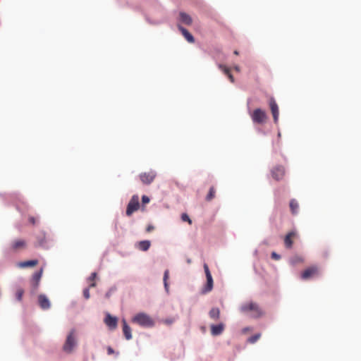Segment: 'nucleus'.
Instances as JSON below:
<instances>
[{"mask_svg": "<svg viewBox=\"0 0 361 361\" xmlns=\"http://www.w3.org/2000/svg\"><path fill=\"white\" fill-rule=\"evenodd\" d=\"M178 27L188 42L193 43L195 42L193 36L185 28L181 25H178Z\"/></svg>", "mask_w": 361, "mask_h": 361, "instance_id": "18", "label": "nucleus"}, {"mask_svg": "<svg viewBox=\"0 0 361 361\" xmlns=\"http://www.w3.org/2000/svg\"><path fill=\"white\" fill-rule=\"evenodd\" d=\"M296 233L295 231H290L286 234L284 238V244L286 247L291 248L293 244V238L296 237Z\"/></svg>", "mask_w": 361, "mask_h": 361, "instance_id": "14", "label": "nucleus"}, {"mask_svg": "<svg viewBox=\"0 0 361 361\" xmlns=\"http://www.w3.org/2000/svg\"><path fill=\"white\" fill-rule=\"evenodd\" d=\"M140 207L139 197L137 195H134L130 202L128 204L126 209V215L130 216L135 212L137 211Z\"/></svg>", "mask_w": 361, "mask_h": 361, "instance_id": "5", "label": "nucleus"}, {"mask_svg": "<svg viewBox=\"0 0 361 361\" xmlns=\"http://www.w3.org/2000/svg\"><path fill=\"white\" fill-rule=\"evenodd\" d=\"M290 262L292 265H296L303 262V258L301 256L295 255L290 259Z\"/></svg>", "mask_w": 361, "mask_h": 361, "instance_id": "26", "label": "nucleus"}, {"mask_svg": "<svg viewBox=\"0 0 361 361\" xmlns=\"http://www.w3.org/2000/svg\"><path fill=\"white\" fill-rule=\"evenodd\" d=\"M215 193H216V190H215L214 187H213V186L209 188L208 194L207 195V196L205 197V200L207 202H210L211 200H212L214 198Z\"/></svg>", "mask_w": 361, "mask_h": 361, "instance_id": "24", "label": "nucleus"}, {"mask_svg": "<svg viewBox=\"0 0 361 361\" xmlns=\"http://www.w3.org/2000/svg\"><path fill=\"white\" fill-rule=\"evenodd\" d=\"M38 264L37 259L27 260L21 262L18 264V267L20 268L32 267Z\"/></svg>", "mask_w": 361, "mask_h": 361, "instance_id": "20", "label": "nucleus"}, {"mask_svg": "<svg viewBox=\"0 0 361 361\" xmlns=\"http://www.w3.org/2000/svg\"><path fill=\"white\" fill-rule=\"evenodd\" d=\"M132 322L143 327H152L154 325V320L148 314L143 312L135 314L132 319Z\"/></svg>", "mask_w": 361, "mask_h": 361, "instance_id": "2", "label": "nucleus"}, {"mask_svg": "<svg viewBox=\"0 0 361 361\" xmlns=\"http://www.w3.org/2000/svg\"><path fill=\"white\" fill-rule=\"evenodd\" d=\"M250 117L255 123L262 124L266 122L267 116L266 112L261 109H255L251 114Z\"/></svg>", "mask_w": 361, "mask_h": 361, "instance_id": "4", "label": "nucleus"}, {"mask_svg": "<svg viewBox=\"0 0 361 361\" xmlns=\"http://www.w3.org/2000/svg\"><path fill=\"white\" fill-rule=\"evenodd\" d=\"M290 208L293 214H296L298 212L299 204L295 199L290 201Z\"/></svg>", "mask_w": 361, "mask_h": 361, "instance_id": "23", "label": "nucleus"}, {"mask_svg": "<svg viewBox=\"0 0 361 361\" xmlns=\"http://www.w3.org/2000/svg\"><path fill=\"white\" fill-rule=\"evenodd\" d=\"M269 107L271 109V112L273 115L274 121L275 123H278L279 116V109L278 104H276L275 99L274 98H271L269 99Z\"/></svg>", "mask_w": 361, "mask_h": 361, "instance_id": "9", "label": "nucleus"}, {"mask_svg": "<svg viewBox=\"0 0 361 361\" xmlns=\"http://www.w3.org/2000/svg\"><path fill=\"white\" fill-rule=\"evenodd\" d=\"M83 295L85 297V299H89L90 295V291H89V288H85L83 290Z\"/></svg>", "mask_w": 361, "mask_h": 361, "instance_id": "32", "label": "nucleus"}, {"mask_svg": "<svg viewBox=\"0 0 361 361\" xmlns=\"http://www.w3.org/2000/svg\"><path fill=\"white\" fill-rule=\"evenodd\" d=\"M151 243L149 240H142L137 243V248L142 251H147L150 247Z\"/></svg>", "mask_w": 361, "mask_h": 361, "instance_id": "22", "label": "nucleus"}, {"mask_svg": "<svg viewBox=\"0 0 361 361\" xmlns=\"http://www.w3.org/2000/svg\"><path fill=\"white\" fill-rule=\"evenodd\" d=\"M316 274V269L314 267L307 268L301 274V279L302 280L307 281L314 276Z\"/></svg>", "mask_w": 361, "mask_h": 361, "instance_id": "13", "label": "nucleus"}, {"mask_svg": "<svg viewBox=\"0 0 361 361\" xmlns=\"http://www.w3.org/2000/svg\"><path fill=\"white\" fill-rule=\"evenodd\" d=\"M261 337V334H256L254 336L250 337L247 341L250 343H255Z\"/></svg>", "mask_w": 361, "mask_h": 361, "instance_id": "28", "label": "nucleus"}, {"mask_svg": "<svg viewBox=\"0 0 361 361\" xmlns=\"http://www.w3.org/2000/svg\"><path fill=\"white\" fill-rule=\"evenodd\" d=\"M166 322L167 324H171L173 322V320H166Z\"/></svg>", "mask_w": 361, "mask_h": 361, "instance_id": "40", "label": "nucleus"}, {"mask_svg": "<svg viewBox=\"0 0 361 361\" xmlns=\"http://www.w3.org/2000/svg\"><path fill=\"white\" fill-rule=\"evenodd\" d=\"M285 175V169L282 166H276L271 170V176L276 180H281Z\"/></svg>", "mask_w": 361, "mask_h": 361, "instance_id": "10", "label": "nucleus"}, {"mask_svg": "<svg viewBox=\"0 0 361 361\" xmlns=\"http://www.w3.org/2000/svg\"><path fill=\"white\" fill-rule=\"evenodd\" d=\"M97 278V273L96 272H93L91 274L90 276L88 278V283H89V286L90 288H93V287H95L96 286V283H95V279Z\"/></svg>", "mask_w": 361, "mask_h": 361, "instance_id": "25", "label": "nucleus"}, {"mask_svg": "<svg viewBox=\"0 0 361 361\" xmlns=\"http://www.w3.org/2000/svg\"><path fill=\"white\" fill-rule=\"evenodd\" d=\"M271 258L275 260H279L281 259V256L279 255H278L277 253H276L275 252H273L271 253Z\"/></svg>", "mask_w": 361, "mask_h": 361, "instance_id": "33", "label": "nucleus"}, {"mask_svg": "<svg viewBox=\"0 0 361 361\" xmlns=\"http://www.w3.org/2000/svg\"><path fill=\"white\" fill-rule=\"evenodd\" d=\"M29 221L33 225L35 224V219L32 216L29 218Z\"/></svg>", "mask_w": 361, "mask_h": 361, "instance_id": "37", "label": "nucleus"}, {"mask_svg": "<svg viewBox=\"0 0 361 361\" xmlns=\"http://www.w3.org/2000/svg\"><path fill=\"white\" fill-rule=\"evenodd\" d=\"M225 329V325L223 323L214 325L212 324L210 327L211 334L212 336H219L221 334Z\"/></svg>", "mask_w": 361, "mask_h": 361, "instance_id": "16", "label": "nucleus"}, {"mask_svg": "<svg viewBox=\"0 0 361 361\" xmlns=\"http://www.w3.org/2000/svg\"><path fill=\"white\" fill-rule=\"evenodd\" d=\"M227 76L231 82H234V78L231 73L228 75H227Z\"/></svg>", "mask_w": 361, "mask_h": 361, "instance_id": "36", "label": "nucleus"}, {"mask_svg": "<svg viewBox=\"0 0 361 361\" xmlns=\"http://www.w3.org/2000/svg\"><path fill=\"white\" fill-rule=\"evenodd\" d=\"M38 302L40 307L43 310H48L50 306V302L45 295L41 294L38 296Z\"/></svg>", "mask_w": 361, "mask_h": 361, "instance_id": "15", "label": "nucleus"}, {"mask_svg": "<svg viewBox=\"0 0 361 361\" xmlns=\"http://www.w3.org/2000/svg\"><path fill=\"white\" fill-rule=\"evenodd\" d=\"M122 322H123V332L124 336L127 340H130L132 338L131 329L128 325V324L125 319H123Z\"/></svg>", "mask_w": 361, "mask_h": 361, "instance_id": "19", "label": "nucleus"}, {"mask_svg": "<svg viewBox=\"0 0 361 361\" xmlns=\"http://www.w3.org/2000/svg\"><path fill=\"white\" fill-rule=\"evenodd\" d=\"M234 69L238 72L240 71V68L238 66H235Z\"/></svg>", "mask_w": 361, "mask_h": 361, "instance_id": "39", "label": "nucleus"}, {"mask_svg": "<svg viewBox=\"0 0 361 361\" xmlns=\"http://www.w3.org/2000/svg\"><path fill=\"white\" fill-rule=\"evenodd\" d=\"M240 310L243 313L250 312V317L253 318H259L263 314V312L257 304L255 302H248L240 307Z\"/></svg>", "mask_w": 361, "mask_h": 361, "instance_id": "1", "label": "nucleus"}, {"mask_svg": "<svg viewBox=\"0 0 361 361\" xmlns=\"http://www.w3.org/2000/svg\"><path fill=\"white\" fill-rule=\"evenodd\" d=\"M157 176V173L154 171H149L140 174L139 177L143 184L149 185L152 183Z\"/></svg>", "mask_w": 361, "mask_h": 361, "instance_id": "7", "label": "nucleus"}, {"mask_svg": "<svg viewBox=\"0 0 361 361\" xmlns=\"http://www.w3.org/2000/svg\"><path fill=\"white\" fill-rule=\"evenodd\" d=\"M104 322L109 329H115L117 326L118 319L116 317L107 314L105 317Z\"/></svg>", "mask_w": 361, "mask_h": 361, "instance_id": "12", "label": "nucleus"}, {"mask_svg": "<svg viewBox=\"0 0 361 361\" xmlns=\"http://www.w3.org/2000/svg\"><path fill=\"white\" fill-rule=\"evenodd\" d=\"M76 336L75 330H72L68 335L66 342L63 344V350L68 353H71L76 345Z\"/></svg>", "mask_w": 361, "mask_h": 361, "instance_id": "3", "label": "nucleus"}, {"mask_svg": "<svg viewBox=\"0 0 361 361\" xmlns=\"http://www.w3.org/2000/svg\"><path fill=\"white\" fill-rule=\"evenodd\" d=\"M154 229V226L148 225L147 227L146 228V231L147 233H149V232L152 231Z\"/></svg>", "mask_w": 361, "mask_h": 361, "instance_id": "35", "label": "nucleus"}, {"mask_svg": "<svg viewBox=\"0 0 361 361\" xmlns=\"http://www.w3.org/2000/svg\"><path fill=\"white\" fill-rule=\"evenodd\" d=\"M219 68L227 75L230 72V69L224 65L219 64Z\"/></svg>", "mask_w": 361, "mask_h": 361, "instance_id": "31", "label": "nucleus"}, {"mask_svg": "<svg viewBox=\"0 0 361 361\" xmlns=\"http://www.w3.org/2000/svg\"><path fill=\"white\" fill-rule=\"evenodd\" d=\"M42 272H43V269H40L39 271H36L32 275V280H31V284H32V286L34 290H37L39 286V281L42 278Z\"/></svg>", "mask_w": 361, "mask_h": 361, "instance_id": "11", "label": "nucleus"}, {"mask_svg": "<svg viewBox=\"0 0 361 361\" xmlns=\"http://www.w3.org/2000/svg\"><path fill=\"white\" fill-rule=\"evenodd\" d=\"M180 21L187 25H190L192 23V19L190 16L184 12L179 13Z\"/></svg>", "mask_w": 361, "mask_h": 361, "instance_id": "17", "label": "nucleus"}, {"mask_svg": "<svg viewBox=\"0 0 361 361\" xmlns=\"http://www.w3.org/2000/svg\"><path fill=\"white\" fill-rule=\"evenodd\" d=\"M209 315L212 319H213L214 321L218 320L220 317L219 309L218 307L212 308L209 312Z\"/></svg>", "mask_w": 361, "mask_h": 361, "instance_id": "21", "label": "nucleus"}, {"mask_svg": "<svg viewBox=\"0 0 361 361\" xmlns=\"http://www.w3.org/2000/svg\"><path fill=\"white\" fill-rule=\"evenodd\" d=\"M233 53H234V54H235V55H238V54H239L238 51H236V50H235V51H234V52H233Z\"/></svg>", "mask_w": 361, "mask_h": 361, "instance_id": "41", "label": "nucleus"}, {"mask_svg": "<svg viewBox=\"0 0 361 361\" xmlns=\"http://www.w3.org/2000/svg\"><path fill=\"white\" fill-rule=\"evenodd\" d=\"M142 202L143 204H147L149 202V198L146 195H143L142 197Z\"/></svg>", "mask_w": 361, "mask_h": 361, "instance_id": "34", "label": "nucleus"}, {"mask_svg": "<svg viewBox=\"0 0 361 361\" xmlns=\"http://www.w3.org/2000/svg\"><path fill=\"white\" fill-rule=\"evenodd\" d=\"M23 293H24V290L22 288H18L16 290V299L18 301H20L22 300Z\"/></svg>", "mask_w": 361, "mask_h": 361, "instance_id": "29", "label": "nucleus"}, {"mask_svg": "<svg viewBox=\"0 0 361 361\" xmlns=\"http://www.w3.org/2000/svg\"><path fill=\"white\" fill-rule=\"evenodd\" d=\"M181 219L183 221H187L190 225L192 224V220L190 219L189 216L185 213L182 214Z\"/></svg>", "mask_w": 361, "mask_h": 361, "instance_id": "30", "label": "nucleus"}, {"mask_svg": "<svg viewBox=\"0 0 361 361\" xmlns=\"http://www.w3.org/2000/svg\"><path fill=\"white\" fill-rule=\"evenodd\" d=\"M27 243L23 239L14 240L10 245V250L13 252H18L26 247Z\"/></svg>", "mask_w": 361, "mask_h": 361, "instance_id": "8", "label": "nucleus"}, {"mask_svg": "<svg viewBox=\"0 0 361 361\" xmlns=\"http://www.w3.org/2000/svg\"><path fill=\"white\" fill-rule=\"evenodd\" d=\"M204 270L207 278V283L203 288L202 293H207L212 290L214 282L209 267L207 264H204Z\"/></svg>", "mask_w": 361, "mask_h": 361, "instance_id": "6", "label": "nucleus"}, {"mask_svg": "<svg viewBox=\"0 0 361 361\" xmlns=\"http://www.w3.org/2000/svg\"><path fill=\"white\" fill-rule=\"evenodd\" d=\"M169 270H166L164 271V287H165V289L166 291L169 290V284L167 283V280L169 279Z\"/></svg>", "mask_w": 361, "mask_h": 361, "instance_id": "27", "label": "nucleus"}, {"mask_svg": "<svg viewBox=\"0 0 361 361\" xmlns=\"http://www.w3.org/2000/svg\"><path fill=\"white\" fill-rule=\"evenodd\" d=\"M107 351H108V354H109V355L113 354L114 353L113 348H111V347H108Z\"/></svg>", "mask_w": 361, "mask_h": 361, "instance_id": "38", "label": "nucleus"}]
</instances>
